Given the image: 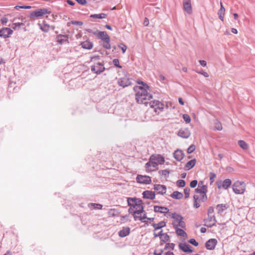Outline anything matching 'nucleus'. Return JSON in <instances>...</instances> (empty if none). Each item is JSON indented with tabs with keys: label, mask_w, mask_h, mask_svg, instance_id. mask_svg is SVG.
I'll return each mask as SVG.
<instances>
[{
	"label": "nucleus",
	"mask_w": 255,
	"mask_h": 255,
	"mask_svg": "<svg viewBox=\"0 0 255 255\" xmlns=\"http://www.w3.org/2000/svg\"><path fill=\"white\" fill-rule=\"evenodd\" d=\"M220 4H221V8L219 9V10L218 11V14L219 15V18L222 21H223L224 20V16L225 11V8L223 6L222 3L221 2H220Z\"/></svg>",
	"instance_id": "30"
},
{
	"label": "nucleus",
	"mask_w": 255,
	"mask_h": 255,
	"mask_svg": "<svg viewBox=\"0 0 255 255\" xmlns=\"http://www.w3.org/2000/svg\"><path fill=\"white\" fill-rule=\"evenodd\" d=\"M232 189L236 194H243L246 190V184L244 182L237 181L232 185Z\"/></svg>",
	"instance_id": "3"
},
{
	"label": "nucleus",
	"mask_w": 255,
	"mask_h": 255,
	"mask_svg": "<svg viewBox=\"0 0 255 255\" xmlns=\"http://www.w3.org/2000/svg\"><path fill=\"white\" fill-rule=\"evenodd\" d=\"M132 207L134 210L133 212V214L139 215L144 212L143 206H139L138 204H134V206H133Z\"/></svg>",
	"instance_id": "23"
},
{
	"label": "nucleus",
	"mask_w": 255,
	"mask_h": 255,
	"mask_svg": "<svg viewBox=\"0 0 255 255\" xmlns=\"http://www.w3.org/2000/svg\"><path fill=\"white\" fill-rule=\"evenodd\" d=\"M238 144L244 150H247L249 148V145L244 140H239Z\"/></svg>",
	"instance_id": "38"
},
{
	"label": "nucleus",
	"mask_w": 255,
	"mask_h": 255,
	"mask_svg": "<svg viewBox=\"0 0 255 255\" xmlns=\"http://www.w3.org/2000/svg\"><path fill=\"white\" fill-rule=\"evenodd\" d=\"M136 180L137 182L143 184H149L151 182V178L146 175H137Z\"/></svg>",
	"instance_id": "8"
},
{
	"label": "nucleus",
	"mask_w": 255,
	"mask_h": 255,
	"mask_svg": "<svg viewBox=\"0 0 255 255\" xmlns=\"http://www.w3.org/2000/svg\"><path fill=\"white\" fill-rule=\"evenodd\" d=\"M170 217L174 219V221L173 222H175V224H178L181 220H183V217L179 214H177L175 212L171 214V215H169Z\"/></svg>",
	"instance_id": "20"
},
{
	"label": "nucleus",
	"mask_w": 255,
	"mask_h": 255,
	"mask_svg": "<svg viewBox=\"0 0 255 255\" xmlns=\"http://www.w3.org/2000/svg\"><path fill=\"white\" fill-rule=\"evenodd\" d=\"M152 226L154 229V231L158 230L166 226V222L164 221H160L157 224L154 223Z\"/></svg>",
	"instance_id": "28"
},
{
	"label": "nucleus",
	"mask_w": 255,
	"mask_h": 255,
	"mask_svg": "<svg viewBox=\"0 0 255 255\" xmlns=\"http://www.w3.org/2000/svg\"><path fill=\"white\" fill-rule=\"evenodd\" d=\"M114 65L119 68H122V66L119 63V60L118 59H114L113 61Z\"/></svg>",
	"instance_id": "50"
},
{
	"label": "nucleus",
	"mask_w": 255,
	"mask_h": 255,
	"mask_svg": "<svg viewBox=\"0 0 255 255\" xmlns=\"http://www.w3.org/2000/svg\"><path fill=\"white\" fill-rule=\"evenodd\" d=\"M227 208V205L224 204H218L216 206V209L218 211V214H221L223 212L226 210Z\"/></svg>",
	"instance_id": "31"
},
{
	"label": "nucleus",
	"mask_w": 255,
	"mask_h": 255,
	"mask_svg": "<svg viewBox=\"0 0 255 255\" xmlns=\"http://www.w3.org/2000/svg\"><path fill=\"white\" fill-rule=\"evenodd\" d=\"M183 5L184 10L188 14H191L192 12V8L190 0H183Z\"/></svg>",
	"instance_id": "15"
},
{
	"label": "nucleus",
	"mask_w": 255,
	"mask_h": 255,
	"mask_svg": "<svg viewBox=\"0 0 255 255\" xmlns=\"http://www.w3.org/2000/svg\"><path fill=\"white\" fill-rule=\"evenodd\" d=\"M173 156L176 160L181 161L184 158V153L181 150L177 149L174 151Z\"/></svg>",
	"instance_id": "19"
},
{
	"label": "nucleus",
	"mask_w": 255,
	"mask_h": 255,
	"mask_svg": "<svg viewBox=\"0 0 255 255\" xmlns=\"http://www.w3.org/2000/svg\"><path fill=\"white\" fill-rule=\"evenodd\" d=\"M13 33V30L10 28L3 27L0 30V37L7 38Z\"/></svg>",
	"instance_id": "12"
},
{
	"label": "nucleus",
	"mask_w": 255,
	"mask_h": 255,
	"mask_svg": "<svg viewBox=\"0 0 255 255\" xmlns=\"http://www.w3.org/2000/svg\"><path fill=\"white\" fill-rule=\"evenodd\" d=\"M170 197H172V198L176 199H181L183 198V194L181 192L176 191H174L170 195Z\"/></svg>",
	"instance_id": "29"
},
{
	"label": "nucleus",
	"mask_w": 255,
	"mask_h": 255,
	"mask_svg": "<svg viewBox=\"0 0 255 255\" xmlns=\"http://www.w3.org/2000/svg\"><path fill=\"white\" fill-rule=\"evenodd\" d=\"M135 204H138L139 206H143L142 200L139 198H136Z\"/></svg>",
	"instance_id": "61"
},
{
	"label": "nucleus",
	"mask_w": 255,
	"mask_h": 255,
	"mask_svg": "<svg viewBox=\"0 0 255 255\" xmlns=\"http://www.w3.org/2000/svg\"><path fill=\"white\" fill-rule=\"evenodd\" d=\"M204 221L206 223L208 222H213V223H210L208 225H207V226L209 228H211L213 226H215L216 223L217 222V220L215 216H211L210 215H208V218L204 220ZM206 226V225H205Z\"/></svg>",
	"instance_id": "17"
},
{
	"label": "nucleus",
	"mask_w": 255,
	"mask_h": 255,
	"mask_svg": "<svg viewBox=\"0 0 255 255\" xmlns=\"http://www.w3.org/2000/svg\"><path fill=\"white\" fill-rule=\"evenodd\" d=\"M176 185L179 187H184L186 185V183L184 180L180 179L176 182Z\"/></svg>",
	"instance_id": "44"
},
{
	"label": "nucleus",
	"mask_w": 255,
	"mask_h": 255,
	"mask_svg": "<svg viewBox=\"0 0 255 255\" xmlns=\"http://www.w3.org/2000/svg\"><path fill=\"white\" fill-rule=\"evenodd\" d=\"M195 192L197 193H200V194L207 192V186H202V188L198 187L195 189Z\"/></svg>",
	"instance_id": "35"
},
{
	"label": "nucleus",
	"mask_w": 255,
	"mask_h": 255,
	"mask_svg": "<svg viewBox=\"0 0 255 255\" xmlns=\"http://www.w3.org/2000/svg\"><path fill=\"white\" fill-rule=\"evenodd\" d=\"M107 16V14L105 13H101L99 14H91L90 17L93 18H99L103 19L105 18Z\"/></svg>",
	"instance_id": "33"
},
{
	"label": "nucleus",
	"mask_w": 255,
	"mask_h": 255,
	"mask_svg": "<svg viewBox=\"0 0 255 255\" xmlns=\"http://www.w3.org/2000/svg\"><path fill=\"white\" fill-rule=\"evenodd\" d=\"M172 225L173 228H177L179 227L182 228H185L186 227V224L185 222L183 221V220H181V221H180L178 224H175V222H173Z\"/></svg>",
	"instance_id": "36"
},
{
	"label": "nucleus",
	"mask_w": 255,
	"mask_h": 255,
	"mask_svg": "<svg viewBox=\"0 0 255 255\" xmlns=\"http://www.w3.org/2000/svg\"><path fill=\"white\" fill-rule=\"evenodd\" d=\"M137 84H141L143 86H141L142 87H145L146 88H149V86L145 83L141 81H137Z\"/></svg>",
	"instance_id": "56"
},
{
	"label": "nucleus",
	"mask_w": 255,
	"mask_h": 255,
	"mask_svg": "<svg viewBox=\"0 0 255 255\" xmlns=\"http://www.w3.org/2000/svg\"><path fill=\"white\" fill-rule=\"evenodd\" d=\"M188 243L193 245L195 247H197L199 245L198 243L194 239H190L188 241Z\"/></svg>",
	"instance_id": "52"
},
{
	"label": "nucleus",
	"mask_w": 255,
	"mask_h": 255,
	"mask_svg": "<svg viewBox=\"0 0 255 255\" xmlns=\"http://www.w3.org/2000/svg\"><path fill=\"white\" fill-rule=\"evenodd\" d=\"M115 212V209H110L108 212V214L110 216L115 217L116 216Z\"/></svg>",
	"instance_id": "57"
},
{
	"label": "nucleus",
	"mask_w": 255,
	"mask_h": 255,
	"mask_svg": "<svg viewBox=\"0 0 255 255\" xmlns=\"http://www.w3.org/2000/svg\"><path fill=\"white\" fill-rule=\"evenodd\" d=\"M207 192H205V193H202L201 195V201L202 202H205L207 200V196L206 195Z\"/></svg>",
	"instance_id": "58"
},
{
	"label": "nucleus",
	"mask_w": 255,
	"mask_h": 255,
	"mask_svg": "<svg viewBox=\"0 0 255 255\" xmlns=\"http://www.w3.org/2000/svg\"><path fill=\"white\" fill-rule=\"evenodd\" d=\"M7 21H8V19L6 17H2L1 19V22L3 25H6V23H7Z\"/></svg>",
	"instance_id": "63"
},
{
	"label": "nucleus",
	"mask_w": 255,
	"mask_h": 255,
	"mask_svg": "<svg viewBox=\"0 0 255 255\" xmlns=\"http://www.w3.org/2000/svg\"><path fill=\"white\" fill-rule=\"evenodd\" d=\"M194 203L193 206L195 208H198L200 205L199 204V196L197 195H195L193 196Z\"/></svg>",
	"instance_id": "34"
},
{
	"label": "nucleus",
	"mask_w": 255,
	"mask_h": 255,
	"mask_svg": "<svg viewBox=\"0 0 255 255\" xmlns=\"http://www.w3.org/2000/svg\"><path fill=\"white\" fill-rule=\"evenodd\" d=\"M91 206H93L95 209H102L103 205L100 204L91 203L88 205L89 207L90 208Z\"/></svg>",
	"instance_id": "40"
},
{
	"label": "nucleus",
	"mask_w": 255,
	"mask_h": 255,
	"mask_svg": "<svg viewBox=\"0 0 255 255\" xmlns=\"http://www.w3.org/2000/svg\"><path fill=\"white\" fill-rule=\"evenodd\" d=\"M78 3L81 5H84L87 3L86 0H75Z\"/></svg>",
	"instance_id": "60"
},
{
	"label": "nucleus",
	"mask_w": 255,
	"mask_h": 255,
	"mask_svg": "<svg viewBox=\"0 0 255 255\" xmlns=\"http://www.w3.org/2000/svg\"><path fill=\"white\" fill-rule=\"evenodd\" d=\"M217 244V241L215 239H210L205 243V247L207 250H213L215 249Z\"/></svg>",
	"instance_id": "13"
},
{
	"label": "nucleus",
	"mask_w": 255,
	"mask_h": 255,
	"mask_svg": "<svg viewBox=\"0 0 255 255\" xmlns=\"http://www.w3.org/2000/svg\"><path fill=\"white\" fill-rule=\"evenodd\" d=\"M196 149V146L194 144H191L187 149V153L190 154L192 153L194 151H195Z\"/></svg>",
	"instance_id": "47"
},
{
	"label": "nucleus",
	"mask_w": 255,
	"mask_h": 255,
	"mask_svg": "<svg viewBox=\"0 0 255 255\" xmlns=\"http://www.w3.org/2000/svg\"><path fill=\"white\" fill-rule=\"evenodd\" d=\"M179 248L183 252L186 253L190 254L193 252L192 247L186 243H179Z\"/></svg>",
	"instance_id": "14"
},
{
	"label": "nucleus",
	"mask_w": 255,
	"mask_h": 255,
	"mask_svg": "<svg viewBox=\"0 0 255 255\" xmlns=\"http://www.w3.org/2000/svg\"><path fill=\"white\" fill-rule=\"evenodd\" d=\"M175 230L176 233L180 236L185 237L187 236L186 232L182 229L177 228H174Z\"/></svg>",
	"instance_id": "37"
},
{
	"label": "nucleus",
	"mask_w": 255,
	"mask_h": 255,
	"mask_svg": "<svg viewBox=\"0 0 255 255\" xmlns=\"http://www.w3.org/2000/svg\"><path fill=\"white\" fill-rule=\"evenodd\" d=\"M93 33L96 35L97 37L105 42V44L103 45V46L107 49H110L111 48L110 44V37L105 31H100L97 30L93 32Z\"/></svg>",
	"instance_id": "2"
},
{
	"label": "nucleus",
	"mask_w": 255,
	"mask_h": 255,
	"mask_svg": "<svg viewBox=\"0 0 255 255\" xmlns=\"http://www.w3.org/2000/svg\"><path fill=\"white\" fill-rule=\"evenodd\" d=\"M190 134V131L188 128H181L178 130L177 133L178 136L183 138H188Z\"/></svg>",
	"instance_id": "11"
},
{
	"label": "nucleus",
	"mask_w": 255,
	"mask_h": 255,
	"mask_svg": "<svg viewBox=\"0 0 255 255\" xmlns=\"http://www.w3.org/2000/svg\"><path fill=\"white\" fill-rule=\"evenodd\" d=\"M143 198L144 199H148L153 200L155 197V194L154 192L149 191V190H145L142 193Z\"/></svg>",
	"instance_id": "18"
},
{
	"label": "nucleus",
	"mask_w": 255,
	"mask_h": 255,
	"mask_svg": "<svg viewBox=\"0 0 255 255\" xmlns=\"http://www.w3.org/2000/svg\"><path fill=\"white\" fill-rule=\"evenodd\" d=\"M153 188L158 191V194L163 195L166 193V187L164 185L155 184Z\"/></svg>",
	"instance_id": "16"
},
{
	"label": "nucleus",
	"mask_w": 255,
	"mask_h": 255,
	"mask_svg": "<svg viewBox=\"0 0 255 255\" xmlns=\"http://www.w3.org/2000/svg\"><path fill=\"white\" fill-rule=\"evenodd\" d=\"M133 90L136 92L135 99L138 104H143L147 105L148 102L145 101L149 100L152 98V95L148 92L149 88L136 86L133 87Z\"/></svg>",
	"instance_id": "1"
},
{
	"label": "nucleus",
	"mask_w": 255,
	"mask_h": 255,
	"mask_svg": "<svg viewBox=\"0 0 255 255\" xmlns=\"http://www.w3.org/2000/svg\"><path fill=\"white\" fill-rule=\"evenodd\" d=\"M174 247H175V244L174 243H166L164 250H167L168 249H170L171 250H173L174 249Z\"/></svg>",
	"instance_id": "42"
},
{
	"label": "nucleus",
	"mask_w": 255,
	"mask_h": 255,
	"mask_svg": "<svg viewBox=\"0 0 255 255\" xmlns=\"http://www.w3.org/2000/svg\"><path fill=\"white\" fill-rule=\"evenodd\" d=\"M183 119L187 124H189L191 122V118L188 114H183Z\"/></svg>",
	"instance_id": "45"
},
{
	"label": "nucleus",
	"mask_w": 255,
	"mask_h": 255,
	"mask_svg": "<svg viewBox=\"0 0 255 255\" xmlns=\"http://www.w3.org/2000/svg\"><path fill=\"white\" fill-rule=\"evenodd\" d=\"M196 162V160L195 158L189 161L185 166V169L189 170L195 166Z\"/></svg>",
	"instance_id": "26"
},
{
	"label": "nucleus",
	"mask_w": 255,
	"mask_h": 255,
	"mask_svg": "<svg viewBox=\"0 0 255 255\" xmlns=\"http://www.w3.org/2000/svg\"><path fill=\"white\" fill-rule=\"evenodd\" d=\"M215 128L216 129L218 130H221L222 129V126L221 124L218 121H216L215 123Z\"/></svg>",
	"instance_id": "48"
},
{
	"label": "nucleus",
	"mask_w": 255,
	"mask_h": 255,
	"mask_svg": "<svg viewBox=\"0 0 255 255\" xmlns=\"http://www.w3.org/2000/svg\"><path fill=\"white\" fill-rule=\"evenodd\" d=\"M154 211L156 213H167L169 212V209L165 207L154 206Z\"/></svg>",
	"instance_id": "22"
},
{
	"label": "nucleus",
	"mask_w": 255,
	"mask_h": 255,
	"mask_svg": "<svg viewBox=\"0 0 255 255\" xmlns=\"http://www.w3.org/2000/svg\"><path fill=\"white\" fill-rule=\"evenodd\" d=\"M190 189V188L186 187L184 189V192L185 194V198L187 199L189 197Z\"/></svg>",
	"instance_id": "51"
},
{
	"label": "nucleus",
	"mask_w": 255,
	"mask_h": 255,
	"mask_svg": "<svg viewBox=\"0 0 255 255\" xmlns=\"http://www.w3.org/2000/svg\"><path fill=\"white\" fill-rule=\"evenodd\" d=\"M144 214L142 216H139V220L141 221L142 222H143V223H145L146 224H147L148 225V223L146 221L144 220V219H146L147 218V216H146V213L143 212Z\"/></svg>",
	"instance_id": "46"
},
{
	"label": "nucleus",
	"mask_w": 255,
	"mask_h": 255,
	"mask_svg": "<svg viewBox=\"0 0 255 255\" xmlns=\"http://www.w3.org/2000/svg\"><path fill=\"white\" fill-rule=\"evenodd\" d=\"M214 208L211 206L208 209V212H207L208 215H209L210 214L214 213Z\"/></svg>",
	"instance_id": "62"
},
{
	"label": "nucleus",
	"mask_w": 255,
	"mask_h": 255,
	"mask_svg": "<svg viewBox=\"0 0 255 255\" xmlns=\"http://www.w3.org/2000/svg\"><path fill=\"white\" fill-rule=\"evenodd\" d=\"M159 173L166 177L169 174V171L166 169L161 170L159 171Z\"/></svg>",
	"instance_id": "49"
},
{
	"label": "nucleus",
	"mask_w": 255,
	"mask_h": 255,
	"mask_svg": "<svg viewBox=\"0 0 255 255\" xmlns=\"http://www.w3.org/2000/svg\"><path fill=\"white\" fill-rule=\"evenodd\" d=\"M130 233V228L128 227H123L122 230L119 232V236L124 238L129 235Z\"/></svg>",
	"instance_id": "21"
},
{
	"label": "nucleus",
	"mask_w": 255,
	"mask_h": 255,
	"mask_svg": "<svg viewBox=\"0 0 255 255\" xmlns=\"http://www.w3.org/2000/svg\"><path fill=\"white\" fill-rule=\"evenodd\" d=\"M105 70V68L104 64L100 62H98L91 66V71L97 75L100 74L104 72Z\"/></svg>",
	"instance_id": "6"
},
{
	"label": "nucleus",
	"mask_w": 255,
	"mask_h": 255,
	"mask_svg": "<svg viewBox=\"0 0 255 255\" xmlns=\"http://www.w3.org/2000/svg\"><path fill=\"white\" fill-rule=\"evenodd\" d=\"M150 106L151 108H154L155 112L157 109L162 111L164 108V104L159 101L154 100L149 103Z\"/></svg>",
	"instance_id": "10"
},
{
	"label": "nucleus",
	"mask_w": 255,
	"mask_h": 255,
	"mask_svg": "<svg viewBox=\"0 0 255 255\" xmlns=\"http://www.w3.org/2000/svg\"><path fill=\"white\" fill-rule=\"evenodd\" d=\"M199 63H200V65H202L203 67L206 66V65H207L206 61L204 60H199Z\"/></svg>",
	"instance_id": "64"
},
{
	"label": "nucleus",
	"mask_w": 255,
	"mask_h": 255,
	"mask_svg": "<svg viewBox=\"0 0 255 255\" xmlns=\"http://www.w3.org/2000/svg\"><path fill=\"white\" fill-rule=\"evenodd\" d=\"M118 84L120 86L125 88L132 84V83L127 76L119 78L118 80Z\"/></svg>",
	"instance_id": "7"
},
{
	"label": "nucleus",
	"mask_w": 255,
	"mask_h": 255,
	"mask_svg": "<svg viewBox=\"0 0 255 255\" xmlns=\"http://www.w3.org/2000/svg\"><path fill=\"white\" fill-rule=\"evenodd\" d=\"M80 45L83 48L89 50L91 49L93 46V43L89 40L81 42Z\"/></svg>",
	"instance_id": "24"
},
{
	"label": "nucleus",
	"mask_w": 255,
	"mask_h": 255,
	"mask_svg": "<svg viewBox=\"0 0 255 255\" xmlns=\"http://www.w3.org/2000/svg\"><path fill=\"white\" fill-rule=\"evenodd\" d=\"M136 197H128L127 198V202L128 206L133 207L135 204Z\"/></svg>",
	"instance_id": "39"
},
{
	"label": "nucleus",
	"mask_w": 255,
	"mask_h": 255,
	"mask_svg": "<svg viewBox=\"0 0 255 255\" xmlns=\"http://www.w3.org/2000/svg\"><path fill=\"white\" fill-rule=\"evenodd\" d=\"M216 184L218 188L220 189L222 188L225 190H227L231 185L232 181L230 179H226L224 181L220 180L217 181Z\"/></svg>",
	"instance_id": "5"
},
{
	"label": "nucleus",
	"mask_w": 255,
	"mask_h": 255,
	"mask_svg": "<svg viewBox=\"0 0 255 255\" xmlns=\"http://www.w3.org/2000/svg\"><path fill=\"white\" fill-rule=\"evenodd\" d=\"M170 239V236L167 234L164 233V235L160 237V245H163L164 243H166L167 242H168Z\"/></svg>",
	"instance_id": "32"
},
{
	"label": "nucleus",
	"mask_w": 255,
	"mask_h": 255,
	"mask_svg": "<svg viewBox=\"0 0 255 255\" xmlns=\"http://www.w3.org/2000/svg\"><path fill=\"white\" fill-rule=\"evenodd\" d=\"M152 158H154V154L150 156L149 158V161L147 162L145 165V167L150 171H152L153 170V169H151V167L157 168L158 165L156 160H154L153 159H152Z\"/></svg>",
	"instance_id": "9"
},
{
	"label": "nucleus",
	"mask_w": 255,
	"mask_h": 255,
	"mask_svg": "<svg viewBox=\"0 0 255 255\" xmlns=\"http://www.w3.org/2000/svg\"><path fill=\"white\" fill-rule=\"evenodd\" d=\"M24 25V23L22 22L14 23L12 24V28L14 30H17L20 28L21 26H23Z\"/></svg>",
	"instance_id": "41"
},
{
	"label": "nucleus",
	"mask_w": 255,
	"mask_h": 255,
	"mask_svg": "<svg viewBox=\"0 0 255 255\" xmlns=\"http://www.w3.org/2000/svg\"><path fill=\"white\" fill-rule=\"evenodd\" d=\"M152 159H153L154 160H156L158 164H162L165 162L164 158L159 154L154 155V158H152Z\"/></svg>",
	"instance_id": "27"
},
{
	"label": "nucleus",
	"mask_w": 255,
	"mask_h": 255,
	"mask_svg": "<svg viewBox=\"0 0 255 255\" xmlns=\"http://www.w3.org/2000/svg\"><path fill=\"white\" fill-rule=\"evenodd\" d=\"M57 41L62 44L64 42L68 41V35H62V34H59L57 36Z\"/></svg>",
	"instance_id": "25"
},
{
	"label": "nucleus",
	"mask_w": 255,
	"mask_h": 255,
	"mask_svg": "<svg viewBox=\"0 0 255 255\" xmlns=\"http://www.w3.org/2000/svg\"><path fill=\"white\" fill-rule=\"evenodd\" d=\"M119 47L121 48L123 53H125L127 49V46L125 44L122 43H120V44L119 45Z\"/></svg>",
	"instance_id": "53"
},
{
	"label": "nucleus",
	"mask_w": 255,
	"mask_h": 255,
	"mask_svg": "<svg viewBox=\"0 0 255 255\" xmlns=\"http://www.w3.org/2000/svg\"><path fill=\"white\" fill-rule=\"evenodd\" d=\"M198 184V181L196 180H193L190 183V186L191 188H195Z\"/></svg>",
	"instance_id": "54"
},
{
	"label": "nucleus",
	"mask_w": 255,
	"mask_h": 255,
	"mask_svg": "<svg viewBox=\"0 0 255 255\" xmlns=\"http://www.w3.org/2000/svg\"><path fill=\"white\" fill-rule=\"evenodd\" d=\"M163 252V250H155L153 252L154 255H161Z\"/></svg>",
	"instance_id": "55"
},
{
	"label": "nucleus",
	"mask_w": 255,
	"mask_h": 255,
	"mask_svg": "<svg viewBox=\"0 0 255 255\" xmlns=\"http://www.w3.org/2000/svg\"><path fill=\"white\" fill-rule=\"evenodd\" d=\"M51 11H49L47 8H40L36 10L33 11L30 13L29 17L30 18L33 17H39L43 16L46 14H50Z\"/></svg>",
	"instance_id": "4"
},
{
	"label": "nucleus",
	"mask_w": 255,
	"mask_h": 255,
	"mask_svg": "<svg viewBox=\"0 0 255 255\" xmlns=\"http://www.w3.org/2000/svg\"><path fill=\"white\" fill-rule=\"evenodd\" d=\"M216 177V174L213 172H210L209 174L210 180H211V182H213L214 179Z\"/></svg>",
	"instance_id": "59"
},
{
	"label": "nucleus",
	"mask_w": 255,
	"mask_h": 255,
	"mask_svg": "<svg viewBox=\"0 0 255 255\" xmlns=\"http://www.w3.org/2000/svg\"><path fill=\"white\" fill-rule=\"evenodd\" d=\"M71 24L78 25V26H82L83 24V22L80 21H71L70 22H68L67 23L68 26H70Z\"/></svg>",
	"instance_id": "43"
}]
</instances>
